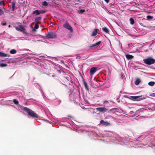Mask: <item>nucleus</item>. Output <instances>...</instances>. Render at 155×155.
<instances>
[{
    "label": "nucleus",
    "instance_id": "obj_1",
    "mask_svg": "<svg viewBox=\"0 0 155 155\" xmlns=\"http://www.w3.org/2000/svg\"><path fill=\"white\" fill-rule=\"evenodd\" d=\"M22 107L23 110L27 112L28 114L31 117L35 118H38L39 117L38 115L35 113L32 110L25 107Z\"/></svg>",
    "mask_w": 155,
    "mask_h": 155
},
{
    "label": "nucleus",
    "instance_id": "obj_2",
    "mask_svg": "<svg viewBox=\"0 0 155 155\" xmlns=\"http://www.w3.org/2000/svg\"><path fill=\"white\" fill-rule=\"evenodd\" d=\"M143 62L147 65H151L155 63V59L151 57L149 58L143 60Z\"/></svg>",
    "mask_w": 155,
    "mask_h": 155
},
{
    "label": "nucleus",
    "instance_id": "obj_3",
    "mask_svg": "<svg viewBox=\"0 0 155 155\" xmlns=\"http://www.w3.org/2000/svg\"><path fill=\"white\" fill-rule=\"evenodd\" d=\"M57 34L54 31L48 32V33L46 36V39L53 38H56Z\"/></svg>",
    "mask_w": 155,
    "mask_h": 155
},
{
    "label": "nucleus",
    "instance_id": "obj_4",
    "mask_svg": "<svg viewBox=\"0 0 155 155\" xmlns=\"http://www.w3.org/2000/svg\"><path fill=\"white\" fill-rule=\"evenodd\" d=\"M15 28L17 31H21L25 34L27 33L26 30L22 25H18Z\"/></svg>",
    "mask_w": 155,
    "mask_h": 155
},
{
    "label": "nucleus",
    "instance_id": "obj_5",
    "mask_svg": "<svg viewBox=\"0 0 155 155\" xmlns=\"http://www.w3.org/2000/svg\"><path fill=\"white\" fill-rule=\"evenodd\" d=\"M97 112H99L102 113H105L108 110V109L105 107H99L96 108Z\"/></svg>",
    "mask_w": 155,
    "mask_h": 155
},
{
    "label": "nucleus",
    "instance_id": "obj_6",
    "mask_svg": "<svg viewBox=\"0 0 155 155\" xmlns=\"http://www.w3.org/2000/svg\"><path fill=\"white\" fill-rule=\"evenodd\" d=\"M127 98L133 101H139L140 100V96H130L127 97Z\"/></svg>",
    "mask_w": 155,
    "mask_h": 155
},
{
    "label": "nucleus",
    "instance_id": "obj_7",
    "mask_svg": "<svg viewBox=\"0 0 155 155\" xmlns=\"http://www.w3.org/2000/svg\"><path fill=\"white\" fill-rule=\"evenodd\" d=\"M63 26L65 28L69 30L72 33L73 32V29L72 27L68 23H66L64 24L63 25Z\"/></svg>",
    "mask_w": 155,
    "mask_h": 155
},
{
    "label": "nucleus",
    "instance_id": "obj_8",
    "mask_svg": "<svg viewBox=\"0 0 155 155\" xmlns=\"http://www.w3.org/2000/svg\"><path fill=\"white\" fill-rule=\"evenodd\" d=\"M99 68L97 67H93L90 70V73L91 76H92L93 74L96 72Z\"/></svg>",
    "mask_w": 155,
    "mask_h": 155
},
{
    "label": "nucleus",
    "instance_id": "obj_9",
    "mask_svg": "<svg viewBox=\"0 0 155 155\" xmlns=\"http://www.w3.org/2000/svg\"><path fill=\"white\" fill-rule=\"evenodd\" d=\"M100 124L103 126H107L109 124V123L107 121H105L103 120H101Z\"/></svg>",
    "mask_w": 155,
    "mask_h": 155
},
{
    "label": "nucleus",
    "instance_id": "obj_10",
    "mask_svg": "<svg viewBox=\"0 0 155 155\" xmlns=\"http://www.w3.org/2000/svg\"><path fill=\"white\" fill-rule=\"evenodd\" d=\"M41 18L40 17H37L35 19V21L36 23L38 24H40L41 23Z\"/></svg>",
    "mask_w": 155,
    "mask_h": 155
},
{
    "label": "nucleus",
    "instance_id": "obj_11",
    "mask_svg": "<svg viewBox=\"0 0 155 155\" xmlns=\"http://www.w3.org/2000/svg\"><path fill=\"white\" fill-rule=\"evenodd\" d=\"M83 82L85 88V89L87 90V91H88L89 90V89L87 84L86 83V82L84 81V78H83Z\"/></svg>",
    "mask_w": 155,
    "mask_h": 155
},
{
    "label": "nucleus",
    "instance_id": "obj_12",
    "mask_svg": "<svg viewBox=\"0 0 155 155\" xmlns=\"http://www.w3.org/2000/svg\"><path fill=\"white\" fill-rule=\"evenodd\" d=\"M98 30V29H94L91 35V36H96L97 35V30Z\"/></svg>",
    "mask_w": 155,
    "mask_h": 155
},
{
    "label": "nucleus",
    "instance_id": "obj_13",
    "mask_svg": "<svg viewBox=\"0 0 155 155\" xmlns=\"http://www.w3.org/2000/svg\"><path fill=\"white\" fill-rule=\"evenodd\" d=\"M101 41H99L98 42H97L95 44H93L92 45L90 46V48H92L93 47H94L96 46L97 45H99V44H100L101 43Z\"/></svg>",
    "mask_w": 155,
    "mask_h": 155
},
{
    "label": "nucleus",
    "instance_id": "obj_14",
    "mask_svg": "<svg viewBox=\"0 0 155 155\" xmlns=\"http://www.w3.org/2000/svg\"><path fill=\"white\" fill-rule=\"evenodd\" d=\"M126 58L128 60H130L134 58V56L129 54H127L126 55Z\"/></svg>",
    "mask_w": 155,
    "mask_h": 155
},
{
    "label": "nucleus",
    "instance_id": "obj_15",
    "mask_svg": "<svg viewBox=\"0 0 155 155\" xmlns=\"http://www.w3.org/2000/svg\"><path fill=\"white\" fill-rule=\"evenodd\" d=\"M39 24H37V23L35 24L34 28H33L32 29V31H33L34 32V31H36V29H38L39 28V26H38Z\"/></svg>",
    "mask_w": 155,
    "mask_h": 155
},
{
    "label": "nucleus",
    "instance_id": "obj_16",
    "mask_svg": "<svg viewBox=\"0 0 155 155\" xmlns=\"http://www.w3.org/2000/svg\"><path fill=\"white\" fill-rule=\"evenodd\" d=\"M0 56L2 57L7 56L9 57V55L7 54L0 52Z\"/></svg>",
    "mask_w": 155,
    "mask_h": 155
},
{
    "label": "nucleus",
    "instance_id": "obj_17",
    "mask_svg": "<svg viewBox=\"0 0 155 155\" xmlns=\"http://www.w3.org/2000/svg\"><path fill=\"white\" fill-rule=\"evenodd\" d=\"M12 11H14L15 9V3L14 2H12Z\"/></svg>",
    "mask_w": 155,
    "mask_h": 155
},
{
    "label": "nucleus",
    "instance_id": "obj_18",
    "mask_svg": "<svg viewBox=\"0 0 155 155\" xmlns=\"http://www.w3.org/2000/svg\"><path fill=\"white\" fill-rule=\"evenodd\" d=\"M33 14H36V15H40L41 14V12H40L39 10H36L33 12Z\"/></svg>",
    "mask_w": 155,
    "mask_h": 155
},
{
    "label": "nucleus",
    "instance_id": "obj_19",
    "mask_svg": "<svg viewBox=\"0 0 155 155\" xmlns=\"http://www.w3.org/2000/svg\"><path fill=\"white\" fill-rule=\"evenodd\" d=\"M102 29L103 31L107 33H109V30L106 27L102 28Z\"/></svg>",
    "mask_w": 155,
    "mask_h": 155
},
{
    "label": "nucleus",
    "instance_id": "obj_20",
    "mask_svg": "<svg viewBox=\"0 0 155 155\" xmlns=\"http://www.w3.org/2000/svg\"><path fill=\"white\" fill-rule=\"evenodd\" d=\"M140 80L138 78V79H137L136 80V81H135V84L136 85H138L139 84V83H140Z\"/></svg>",
    "mask_w": 155,
    "mask_h": 155
},
{
    "label": "nucleus",
    "instance_id": "obj_21",
    "mask_svg": "<svg viewBox=\"0 0 155 155\" xmlns=\"http://www.w3.org/2000/svg\"><path fill=\"white\" fill-rule=\"evenodd\" d=\"M130 24L131 25H133L134 23V19L132 18H131L130 19Z\"/></svg>",
    "mask_w": 155,
    "mask_h": 155
},
{
    "label": "nucleus",
    "instance_id": "obj_22",
    "mask_svg": "<svg viewBox=\"0 0 155 155\" xmlns=\"http://www.w3.org/2000/svg\"><path fill=\"white\" fill-rule=\"evenodd\" d=\"M10 52L11 54H15L16 53L17 51L15 49H12L10 51Z\"/></svg>",
    "mask_w": 155,
    "mask_h": 155
},
{
    "label": "nucleus",
    "instance_id": "obj_23",
    "mask_svg": "<svg viewBox=\"0 0 155 155\" xmlns=\"http://www.w3.org/2000/svg\"><path fill=\"white\" fill-rule=\"evenodd\" d=\"M155 84V82L154 81H150L148 83V85L150 86H153Z\"/></svg>",
    "mask_w": 155,
    "mask_h": 155
},
{
    "label": "nucleus",
    "instance_id": "obj_24",
    "mask_svg": "<svg viewBox=\"0 0 155 155\" xmlns=\"http://www.w3.org/2000/svg\"><path fill=\"white\" fill-rule=\"evenodd\" d=\"M7 66V65L6 64H3L2 63L0 64V67H5Z\"/></svg>",
    "mask_w": 155,
    "mask_h": 155
},
{
    "label": "nucleus",
    "instance_id": "obj_25",
    "mask_svg": "<svg viewBox=\"0 0 155 155\" xmlns=\"http://www.w3.org/2000/svg\"><path fill=\"white\" fill-rule=\"evenodd\" d=\"M42 5L43 6H47L48 5V3L46 1H44L43 2Z\"/></svg>",
    "mask_w": 155,
    "mask_h": 155
},
{
    "label": "nucleus",
    "instance_id": "obj_26",
    "mask_svg": "<svg viewBox=\"0 0 155 155\" xmlns=\"http://www.w3.org/2000/svg\"><path fill=\"white\" fill-rule=\"evenodd\" d=\"M147 18L148 19L150 20L152 19L153 17L150 15H147Z\"/></svg>",
    "mask_w": 155,
    "mask_h": 155
},
{
    "label": "nucleus",
    "instance_id": "obj_27",
    "mask_svg": "<svg viewBox=\"0 0 155 155\" xmlns=\"http://www.w3.org/2000/svg\"><path fill=\"white\" fill-rule=\"evenodd\" d=\"M13 102L14 104H18V101L16 100V99H14L13 100Z\"/></svg>",
    "mask_w": 155,
    "mask_h": 155
},
{
    "label": "nucleus",
    "instance_id": "obj_28",
    "mask_svg": "<svg viewBox=\"0 0 155 155\" xmlns=\"http://www.w3.org/2000/svg\"><path fill=\"white\" fill-rule=\"evenodd\" d=\"M85 10H82V9H81V10H79V11H78V12L79 13H83L84 12H85Z\"/></svg>",
    "mask_w": 155,
    "mask_h": 155
},
{
    "label": "nucleus",
    "instance_id": "obj_29",
    "mask_svg": "<svg viewBox=\"0 0 155 155\" xmlns=\"http://www.w3.org/2000/svg\"><path fill=\"white\" fill-rule=\"evenodd\" d=\"M113 110H119V109H118V108H113L112 109H110L109 111H110L111 112Z\"/></svg>",
    "mask_w": 155,
    "mask_h": 155
},
{
    "label": "nucleus",
    "instance_id": "obj_30",
    "mask_svg": "<svg viewBox=\"0 0 155 155\" xmlns=\"http://www.w3.org/2000/svg\"><path fill=\"white\" fill-rule=\"evenodd\" d=\"M41 13L43 14L45 13L46 12V11L45 10H42L40 12Z\"/></svg>",
    "mask_w": 155,
    "mask_h": 155
},
{
    "label": "nucleus",
    "instance_id": "obj_31",
    "mask_svg": "<svg viewBox=\"0 0 155 155\" xmlns=\"http://www.w3.org/2000/svg\"><path fill=\"white\" fill-rule=\"evenodd\" d=\"M104 1L107 3H108L109 2V0H104Z\"/></svg>",
    "mask_w": 155,
    "mask_h": 155
},
{
    "label": "nucleus",
    "instance_id": "obj_32",
    "mask_svg": "<svg viewBox=\"0 0 155 155\" xmlns=\"http://www.w3.org/2000/svg\"><path fill=\"white\" fill-rule=\"evenodd\" d=\"M2 25L3 26H5V25H6V23H2Z\"/></svg>",
    "mask_w": 155,
    "mask_h": 155
},
{
    "label": "nucleus",
    "instance_id": "obj_33",
    "mask_svg": "<svg viewBox=\"0 0 155 155\" xmlns=\"http://www.w3.org/2000/svg\"><path fill=\"white\" fill-rule=\"evenodd\" d=\"M3 13V11L0 9V14H2Z\"/></svg>",
    "mask_w": 155,
    "mask_h": 155
},
{
    "label": "nucleus",
    "instance_id": "obj_34",
    "mask_svg": "<svg viewBox=\"0 0 155 155\" xmlns=\"http://www.w3.org/2000/svg\"><path fill=\"white\" fill-rule=\"evenodd\" d=\"M68 117H70V118H73V117H72L71 116L69 115L68 116Z\"/></svg>",
    "mask_w": 155,
    "mask_h": 155
},
{
    "label": "nucleus",
    "instance_id": "obj_35",
    "mask_svg": "<svg viewBox=\"0 0 155 155\" xmlns=\"http://www.w3.org/2000/svg\"><path fill=\"white\" fill-rule=\"evenodd\" d=\"M133 113H134V112L133 111H131L130 112V114H133Z\"/></svg>",
    "mask_w": 155,
    "mask_h": 155
},
{
    "label": "nucleus",
    "instance_id": "obj_36",
    "mask_svg": "<svg viewBox=\"0 0 155 155\" xmlns=\"http://www.w3.org/2000/svg\"><path fill=\"white\" fill-rule=\"evenodd\" d=\"M153 96L155 97V93H153Z\"/></svg>",
    "mask_w": 155,
    "mask_h": 155
},
{
    "label": "nucleus",
    "instance_id": "obj_37",
    "mask_svg": "<svg viewBox=\"0 0 155 155\" xmlns=\"http://www.w3.org/2000/svg\"><path fill=\"white\" fill-rule=\"evenodd\" d=\"M2 4H3V5H4V2H3H3H2V3H1V4H2Z\"/></svg>",
    "mask_w": 155,
    "mask_h": 155
}]
</instances>
